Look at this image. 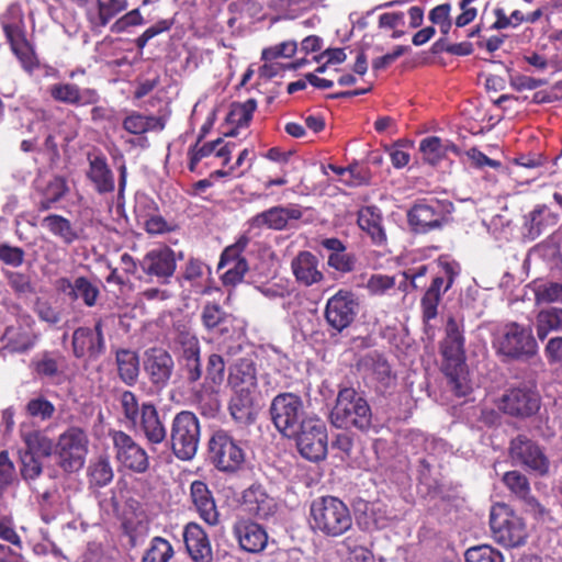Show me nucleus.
<instances>
[{
	"label": "nucleus",
	"mask_w": 562,
	"mask_h": 562,
	"mask_svg": "<svg viewBox=\"0 0 562 562\" xmlns=\"http://www.w3.org/2000/svg\"><path fill=\"white\" fill-rule=\"evenodd\" d=\"M120 404L125 419L133 426L140 417V405L132 391H123L120 395Z\"/></svg>",
	"instance_id": "nucleus-55"
},
{
	"label": "nucleus",
	"mask_w": 562,
	"mask_h": 562,
	"mask_svg": "<svg viewBox=\"0 0 562 562\" xmlns=\"http://www.w3.org/2000/svg\"><path fill=\"white\" fill-rule=\"evenodd\" d=\"M493 539L505 548H517L526 543V524L521 517L501 505L493 507L490 515Z\"/></svg>",
	"instance_id": "nucleus-10"
},
{
	"label": "nucleus",
	"mask_w": 562,
	"mask_h": 562,
	"mask_svg": "<svg viewBox=\"0 0 562 562\" xmlns=\"http://www.w3.org/2000/svg\"><path fill=\"white\" fill-rule=\"evenodd\" d=\"M396 285L395 277L375 273L367 282V290L371 295H383Z\"/></svg>",
	"instance_id": "nucleus-58"
},
{
	"label": "nucleus",
	"mask_w": 562,
	"mask_h": 562,
	"mask_svg": "<svg viewBox=\"0 0 562 562\" xmlns=\"http://www.w3.org/2000/svg\"><path fill=\"white\" fill-rule=\"evenodd\" d=\"M20 473L22 479L31 484L43 472V464L38 457L32 454L30 451H20Z\"/></svg>",
	"instance_id": "nucleus-52"
},
{
	"label": "nucleus",
	"mask_w": 562,
	"mask_h": 562,
	"mask_svg": "<svg viewBox=\"0 0 562 562\" xmlns=\"http://www.w3.org/2000/svg\"><path fill=\"white\" fill-rule=\"evenodd\" d=\"M182 536L187 551L194 562L212 561V548L207 533L198 522H188Z\"/></svg>",
	"instance_id": "nucleus-28"
},
{
	"label": "nucleus",
	"mask_w": 562,
	"mask_h": 562,
	"mask_svg": "<svg viewBox=\"0 0 562 562\" xmlns=\"http://www.w3.org/2000/svg\"><path fill=\"white\" fill-rule=\"evenodd\" d=\"M43 225L55 236L59 237L66 245L72 244L79 238L77 231L70 221L57 214H49L43 220Z\"/></svg>",
	"instance_id": "nucleus-43"
},
{
	"label": "nucleus",
	"mask_w": 562,
	"mask_h": 562,
	"mask_svg": "<svg viewBox=\"0 0 562 562\" xmlns=\"http://www.w3.org/2000/svg\"><path fill=\"white\" fill-rule=\"evenodd\" d=\"M87 177L93 183L95 191L100 194L113 192L115 189L114 175L103 155H98L89 159Z\"/></svg>",
	"instance_id": "nucleus-33"
},
{
	"label": "nucleus",
	"mask_w": 562,
	"mask_h": 562,
	"mask_svg": "<svg viewBox=\"0 0 562 562\" xmlns=\"http://www.w3.org/2000/svg\"><path fill=\"white\" fill-rule=\"evenodd\" d=\"M558 223V216L547 205H538L526 215L525 228L530 239L538 238L541 234L552 228Z\"/></svg>",
	"instance_id": "nucleus-37"
},
{
	"label": "nucleus",
	"mask_w": 562,
	"mask_h": 562,
	"mask_svg": "<svg viewBox=\"0 0 562 562\" xmlns=\"http://www.w3.org/2000/svg\"><path fill=\"white\" fill-rule=\"evenodd\" d=\"M2 340L5 341V350L22 353L35 345L36 336L21 327L9 326L2 335Z\"/></svg>",
	"instance_id": "nucleus-41"
},
{
	"label": "nucleus",
	"mask_w": 562,
	"mask_h": 562,
	"mask_svg": "<svg viewBox=\"0 0 562 562\" xmlns=\"http://www.w3.org/2000/svg\"><path fill=\"white\" fill-rule=\"evenodd\" d=\"M109 436L119 464L137 474H143L149 469L146 450L132 436L122 430H111Z\"/></svg>",
	"instance_id": "nucleus-12"
},
{
	"label": "nucleus",
	"mask_w": 562,
	"mask_h": 562,
	"mask_svg": "<svg viewBox=\"0 0 562 562\" xmlns=\"http://www.w3.org/2000/svg\"><path fill=\"white\" fill-rule=\"evenodd\" d=\"M535 327L540 340H544L551 331H562V308L541 310L536 316Z\"/></svg>",
	"instance_id": "nucleus-42"
},
{
	"label": "nucleus",
	"mask_w": 562,
	"mask_h": 562,
	"mask_svg": "<svg viewBox=\"0 0 562 562\" xmlns=\"http://www.w3.org/2000/svg\"><path fill=\"white\" fill-rule=\"evenodd\" d=\"M419 150L423 155V159L432 166L443 159L449 151L459 154L458 147L453 143L443 140L437 136H429L422 139Z\"/></svg>",
	"instance_id": "nucleus-39"
},
{
	"label": "nucleus",
	"mask_w": 562,
	"mask_h": 562,
	"mask_svg": "<svg viewBox=\"0 0 562 562\" xmlns=\"http://www.w3.org/2000/svg\"><path fill=\"white\" fill-rule=\"evenodd\" d=\"M201 437V426L196 415L190 411H181L172 419L170 429V446L175 456L182 461H189L198 452Z\"/></svg>",
	"instance_id": "nucleus-8"
},
{
	"label": "nucleus",
	"mask_w": 562,
	"mask_h": 562,
	"mask_svg": "<svg viewBox=\"0 0 562 562\" xmlns=\"http://www.w3.org/2000/svg\"><path fill=\"white\" fill-rule=\"evenodd\" d=\"M228 409L232 417L240 424H251L256 414L254 409L257 390L233 389Z\"/></svg>",
	"instance_id": "nucleus-32"
},
{
	"label": "nucleus",
	"mask_w": 562,
	"mask_h": 562,
	"mask_svg": "<svg viewBox=\"0 0 562 562\" xmlns=\"http://www.w3.org/2000/svg\"><path fill=\"white\" fill-rule=\"evenodd\" d=\"M145 23V20L139 9H133L119 18L111 26L113 33H124L130 27L139 26Z\"/></svg>",
	"instance_id": "nucleus-63"
},
{
	"label": "nucleus",
	"mask_w": 562,
	"mask_h": 562,
	"mask_svg": "<svg viewBox=\"0 0 562 562\" xmlns=\"http://www.w3.org/2000/svg\"><path fill=\"white\" fill-rule=\"evenodd\" d=\"M90 483L104 487L110 484L114 477L111 462L106 456H100L95 461L91 462L88 468Z\"/></svg>",
	"instance_id": "nucleus-49"
},
{
	"label": "nucleus",
	"mask_w": 562,
	"mask_h": 562,
	"mask_svg": "<svg viewBox=\"0 0 562 562\" xmlns=\"http://www.w3.org/2000/svg\"><path fill=\"white\" fill-rule=\"evenodd\" d=\"M127 8V0H97L95 10L88 11V20L91 24L104 27L119 13Z\"/></svg>",
	"instance_id": "nucleus-40"
},
{
	"label": "nucleus",
	"mask_w": 562,
	"mask_h": 562,
	"mask_svg": "<svg viewBox=\"0 0 562 562\" xmlns=\"http://www.w3.org/2000/svg\"><path fill=\"white\" fill-rule=\"evenodd\" d=\"M356 262L355 255L348 254L346 250L338 254H329L327 259V265L341 273L351 272L356 267Z\"/></svg>",
	"instance_id": "nucleus-62"
},
{
	"label": "nucleus",
	"mask_w": 562,
	"mask_h": 562,
	"mask_svg": "<svg viewBox=\"0 0 562 562\" xmlns=\"http://www.w3.org/2000/svg\"><path fill=\"white\" fill-rule=\"evenodd\" d=\"M358 311L359 303L356 295L350 291L339 290L328 299L324 315L329 327L341 333L352 324Z\"/></svg>",
	"instance_id": "nucleus-15"
},
{
	"label": "nucleus",
	"mask_w": 562,
	"mask_h": 562,
	"mask_svg": "<svg viewBox=\"0 0 562 562\" xmlns=\"http://www.w3.org/2000/svg\"><path fill=\"white\" fill-rule=\"evenodd\" d=\"M535 300L537 304L562 303V284L544 282L535 286Z\"/></svg>",
	"instance_id": "nucleus-54"
},
{
	"label": "nucleus",
	"mask_w": 562,
	"mask_h": 562,
	"mask_svg": "<svg viewBox=\"0 0 562 562\" xmlns=\"http://www.w3.org/2000/svg\"><path fill=\"white\" fill-rule=\"evenodd\" d=\"M257 108L255 99H248L244 103L234 106L229 114V119L238 126H247L251 121L252 114Z\"/></svg>",
	"instance_id": "nucleus-59"
},
{
	"label": "nucleus",
	"mask_w": 562,
	"mask_h": 562,
	"mask_svg": "<svg viewBox=\"0 0 562 562\" xmlns=\"http://www.w3.org/2000/svg\"><path fill=\"white\" fill-rule=\"evenodd\" d=\"M26 412L30 416L34 418L47 420L52 418V416L54 415L55 406L48 400L40 396L29 401V403L26 404Z\"/></svg>",
	"instance_id": "nucleus-57"
},
{
	"label": "nucleus",
	"mask_w": 562,
	"mask_h": 562,
	"mask_svg": "<svg viewBox=\"0 0 562 562\" xmlns=\"http://www.w3.org/2000/svg\"><path fill=\"white\" fill-rule=\"evenodd\" d=\"M442 274L436 276L430 286L425 292L420 301L423 319L429 322L438 315V305L445 294L453 284L456 277L460 272V268L456 262H442Z\"/></svg>",
	"instance_id": "nucleus-16"
},
{
	"label": "nucleus",
	"mask_w": 562,
	"mask_h": 562,
	"mask_svg": "<svg viewBox=\"0 0 562 562\" xmlns=\"http://www.w3.org/2000/svg\"><path fill=\"white\" fill-rule=\"evenodd\" d=\"M1 24L7 38L24 34V14L19 3H11L7 8L1 16Z\"/></svg>",
	"instance_id": "nucleus-45"
},
{
	"label": "nucleus",
	"mask_w": 562,
	"mask_h": 562,
	"mask_svg": "<svg viewBox=\"0 0 562 562\" xmlns=\"http://www.w3.org/2000/svg\"><path fill=\"white\" fill-rule=\"evenodd\" d=\"M50 97L65 104L85 106L95 104L100 95L97 90L91 88H80L75 83L59 82L49 87Z\"/></svg>",
	"instance_id": "nucleus-26"
},
{
	"label": "nucleus",
	"mask_w": 562,
	"mask_h": 562,
	"mask_svg": "<svg viewBox=\"0 0 562 562\" xmlns=\"http://www.w3.org/2000/svg\"><path fill=\"white\" fill-rule=\"evenodd\" d=\"M329 420L339 429L368 432L373 426V414L362 393L355 387L342 386L338 391Z\"/></svg>",
	"instance_id": "nucleus-2"
},
{
	"label": "nucleus",
	"mask_w": 562,
	"mask_h": 562,
	"mask_svg": "<svg viewBox=\"0 0 562 562\" xmlns=\"http://www.w3.org/2000/svg\"><path fill=\"white\" fill-rule=\"evenodd\" d=\"M75 290L70 297L71 301H82L87 307L97 305L100 297V289L98 283L90 281L87 277L75 278Z\"/></svg>",
	"instance_id": "nucleus-44"
},
{
	"label": "nucleus",
	"mask_w": 562,
	"mask_h": 562,
	"mask_svg": "<svg viewBox=\"0 0 562 562\" xmlns=\"http://www.w3.org/2000/svg\"><path fill=\"white\" fill-rule=\"evenodd\" d=\"M443 357L442 371L448 385L457 396H465L471 386L467 379L464 337L459 324L450 317L446 325V336L440 345Z\"/></svg>",
	"instance_id": "nucleus-1"
},
{
	"label": "nucleus",
	"mask_w": 562,
	"mask_h": 562,
	"mask_svg": "<svg viewBox=\"0 0 562 562\" xmlns=\"http://www.w3.org/2000/svg\"><path fill=\"white\" fill-rule=\"evenodd\" d=\"M302 215L303 212L297 205H279L256 214L248 223L250 228L282 231L286 227L289 220H300Z\"/></svg>",
	"instance_id": "nucleus-24"
},
{
	"label": "nucleus",
	"mask_w": 562,
	"mask_h": 562,
	"mask_svg": "<svg viewBox=\"0 0 562 562\" xmlns=\"http://www.w3.org/2000/svg\"><path fill=\"white\" fill-rule=\"evenodd\" d=\"M72 351L76 358L89 356L92 359L99 358L105 351V339L103 335V321L97 319L94 327H78L72 333Z\"/></svg>",
	"instance_id": "nucleus-19"
},
{
	"label": "nucleus",
	"mask_w": 562,
	"mask_h": 562,
	"mask_svg": "<svg viewBox=\"0 0 562 562\" xmlns=\"http://www.w3.org/2000/svg\"><path fill=\"white\" fill-rule=\"evenodd\" d=\"M8 41L11 45L12 52L20 60L23 69L27 72H32L38 66V63L31 45L25 40V35L23 34L16 37H9Z\"/></svg>",
	"instance_id": "nucleus-47"
},
{
	"label": "nucleus",
	"mask_w": 562,
	"mask_h": 562,
	"mask_svg": "<svg viewBox=\"0 0 562 562\" xmlns=\"http://www.w3.org/2000/svg\"><path fill=\"white\" fill-rule=\"evenodd\" d=\"M291 270L300 285L312 286L324 279L319 260L307 250L300 251L291 261Z\"/></svg>",
	"instance_id": "nucleus-29"
},
{
	"label": "nucleus",
	"mask_w": 562,
	"mask_h": 562,
	"mask_svg": "<svg viewBox=\"0 0 562 562\" xmlns=\"http://www.w3.org/2000/svg\"><path fill=\"white\" fill-rule=\"evenodd\" d=\"M311 527L325 537L337 538L352 528L348 506L338 497L323 496L314 499L310 508Z\"/></svg>",
	"instance_id": "nucleus-3"
},
{
	"label": "nucleus",
	"mask_w": 562,
	"mask_h": 562,
	"mask_svg": "<svg viewBox=\"0 0 562 562\" xmlns=\"http://www.w3.org/2000/svg\"><path fill=\"white\" fill-rule=\"evenodd\" d=\"M176 267L175 251L167 246L149 250L139 260L142 271L149 278H156L162 284L169 283Z\"/></svg>",
	"instance_id": "nucleus-17"
},
{
	"label": "nucleus",
	"mask_w": 562,
	"mask_h": 562,
	"mask_svg": "<svg viewBox=\"0 0 562 562\" xmlns=\"http://www.w3.org/2000/svg\"><path fill=\"white\" fill-rule=\"evenodd\" d=\"M493 347L507 361H527L538 352L531 327L517 322H507L497 328Z\"/></svg>",
	"instance_id": "nucleus-4"
},
{
	"label": "nucleus",
	"mask_w": 562,
	"mask_h": 562,
	"mask_svg": "<svg viewBox=\"0 0 562 562\" xmlns=\"http://www.w3.org/2000/svg\"><path fill=\"white\" fill-rule=\"evenodd\" d=\"M454 211L453 203L447 199L428 198L417 200L407 211L406 217L411 231L427 234L441 229Z\"/></svg>",
	"instance_id": "nucleus-5"
},
{
	"label": "nucleus",
	"mask_w": 562,
	"mask_h": 562,
	"mask_svg": "<svg viewBox=\"0 0 562 562\" xmlns=\"http://www.w3.org/2000/svg\"><path fill=\"white\" fill-rule=\"evenodd\" d=\"M381 210L375 205H368L358 212V225L372 239L373 244L382 245L386 241V234L382 224Z\"/></svg>",
	"instance_id": "nucleus-34"
},
{
	"label": "nucleus",
	"mask_w": 562,
	"mask_h": 562,
	"mask_svg": "<svg viewBox=\"0 0 562 562\" xmlns=\"http://www.w3.org/2000/svg\"><path fill=\"white\" fill-rule=\"evenodd\" d=\"M270 419L276 429L286 438L297 434L299 427L307 420L301 396L284 392L274 396L269 407Z\"/></svg>",
	"instance_id": "nucleus-7"
},
{
	"label": "nucleus",
	"mask_w": 562,
	"mask_h": 562,
	"mask_svg": "<svg viewBox=\"0 0 562 562\" xmlns=\"http://www.w3.org/2000/svg\"><path fill=\"white\" fill-rule=\"evenodd\" d=\"M508 457L513 465L520 467L539 477L550 473V460L546 449L538 441L520 434L514 437L508 446Z\"/></svg>",
	"instance_id": "nucleus-9"
},
{
	"label": "nucleus",
	"mask_w": 562,
	"mask_h": 562,
	"mask_svg": "<svg viewBox=\"0 0 562 562\" xmlns=\"http://www.w3.org/2000/svg\"><path fill=\"white\" fill-rule=\"evenodd\" d=\"M89 452V436L78 426H70L61 432L55 445L54 453L58 467L74 473L83 468Z\"/></svg>",
	"instance_id": "nucleus-6"
},
{
	"label": "nucleus",
	"mask_w": 562,
	"mask_h": 562,
	"mask_svg": "<svg viewBox=\"0 0 562 562\" xmlns=\"http://www.w3.org/2000/svg\"><path fill=\"white\" fill-rule=\"evenodd\" d=\"M68 191L67 183L64 178L55 177L50 180L42 192V199L40 201V210L47 211L56 202H58L66 192Z\"/></svg>",
	"instance_id": "nucleus-51"
},
{
	"label": "nucleus",
	"mask_w": 562,
	"mask_h": 562,
	"mask_svg": "<svg viewBox=\"0 0 562 562\" xmlns=\"http://www.w3.org/2000/svg\"><path fill=\"white\" fill-rule=\"evenodd\" d=\"M122 126L130 134L143 135L147 132H161L166 126V119L133 111L124 117Z\"/></svg>",
	"instance_id": "nucleus-36"
},
{
	"label": "nucleus",
	"mask_w": 562,
	"mask_h": 562,
	"mask_svg": "<svg viewBox=\"0 0 562 562\" xmlns=\"http://www.w3.org/2000/svg\"><path fill=\"white\" fill-rule=\"evenodd\" d=\"M232 531L240 549L246 552L259 553L267 547L268 533L266 529L250 519H237L233 525Z\"/></svg>",
	"instance_id": "nucleus-23"
},
{
	"label": "nucleus",
	"mask_w": 562,
	"mask_h": 562,
	"mask_svg": "<svg viewBox=\"0 0 562 562\" xmlns=\"http://www.w3.org/2000/svg\"><path fill=\"white\" fill-rule=\"evenodd\" d=\"M227 381L232 389L257 390V366L252 356L236 359L229 366Z\"/></svg>",
	"instance_id": "nucleus-30"
},
{
	"label": "nucleus",
	"mask_w": 562,
	"mask_h": 562,
	"mask_svg": "<svg viewBox=\"0 0 562 562\" xmlns=\"http://www.w3.org/2000/svg\"><path fill=\"white\" fill-rule=\"evenodd\" d=\"M133 427L143 434L150 445H159L167 439V429L160 419L157 407L151 402H143L140 417Z\"/></svg>",
	"instance_id": "nucleus-25"
},
{
	"label": "nucleus",
	"mask_w": 562,
	"mask_h": 562,
	"mask_svg": "<svg viewBox=\"0 0 562 562\" xmlns=\"http://www.w3.org/2000/svg\"><path fill=\"white\" fill-rule=\"evenodd\" d=\"M189 498L191 508L206 525L215 527L220 524V512L213 492L201 480L190 484Z\"/></svg>",
	"instance_id": "nucleus-21"
},
{
	"label": "nucleus",
	"mask_w": 562,
	"mask_h": 562,
	"mask_svg": "<svg viewBox=\"0 0 562 562\" xmlns=\"http://www.w3.org/2000/svg\"><path fill=\"white\" fill-rule=\"evenodd\" d=\"M175 368L171 355L162 348H149L145 352L144 369L149 381L158 390L166 387Z\"/></svg>",
	"instance_id": "nucleus-22"
},
{
	"label": "nucleus",
	"mask_w": 562,
	"mask_h": 562,
	"mask_svg": "<svg viewBox=\"0 0 562 562\" xmlns=\"http://www.w3.org/2000/svg\"><path fill=\"white\" fill-rule=\"evenodd\" d=\"M502 482L510 492V495L526 507L527 512L537 517H543L548 514L547 509L532 495L530 482L526 474L519 470L507 471L503 474Z\"/></svg>",
	"instance_id": "nucleus-20"
},
{
	"label": "nucleus",
	"mask_w": 562,
	"mask_h": 562,
	"mask_svg": "<svg viewBox=\"0 0 562 562\" xmlns=\"http://www.w3.org/2000/svg\"><path fill=\"white\" fill-rule=\"evenodd\" d=\"M173 25V19H164L156 24L146 29L136 40L135 45L138 49H143L147 43L155 36L168 32Z\"/></svg>",
	"instance_id": "nucleus-61"
},
{
	"label": "nucleus",
	"mask_w": 562,
	"mask_h": 562,
	"mask_svg": "<svg viewBox=\"0 0 562 562\" xmlns=\"http://www.w3.org/2000/svg\"><path fill=\"white\" fill-rule=\"evenodd\" d=\"M548 162V157L540 151H528L518 154L513 158L512 164L526 168L537 169L544 166Z\"/></svg>",
	"instance_id": "nucleus-64"
},
{
	"label": "nucleus",
	"mask_w": 562,
	"mask_h": 562,
	"mask_svg": "<svg viewBox=\"0 0 562 562\" xmlns=\"http://www.w3.org/2000/svg\"><path fill=\"white\" fill-rule=\"evenodd\" d=\"M292 436L303 458L310 461H319L327 453V429L324 422L317 417H308Z\"/></svg>",
	"instance_id": "nucleus-11"
},
{
	"label": "nucleus",
	"mask_w": 562,
	"mask_h": 562,
	"mask_svg": "<svg viewBox=\"0 0 562 562\" xmlns=\"http://www.w3.org/2000/svg\"><path fill=\"white\" fill-rule=\"evenodd\" d=\"M173 554V548L167 539L154 537L143 555L142 562H169Z\"/></svg>",
	"instance_id": "nucleus-50"
},
{
	"label": "nucleus",
	"mask_w": 562,
	"mask_h": 562,
	"mask_svg": "<svg viewBox=\"0 0 562 562\" xmlns=\"http://www.w3.org/2000/svg\"><path fill=\"white\" fill-rule=\"evenodd\" d=\"M241 247L239 244L227 247L218 263V268L227 267L223 274L224 284H236L240 282L248 270V265L245 258L240 257Z\"/></svg>",
	"instance_id": "nucleus-31"
},
{
	"label": "nucleus",
	"mask_w": 562,
	"mask_h": 562,
	"mask_svg": "<svg viewBox=\"0 0 562 562\" xmlns=\"http://www.w3.org/2000/svg\"><path fill=\"white\" fill-rule=\"evenodd\" d=\"M540 396L529 387H514L506 391L498 404V408L505 414L515 417H529L538 412Z\"/></svg>",
	"instance_id": "nucleus-18"
},
{
	"label": "nucleus",
	"mask_w": 562,
	"mask_h": 562,
	"mask_svg": "<svg viewBox=\"0 0 562 562\" xmlns=\"http://www.w3.org/2000/svg\"><path fill=\"white\" fill-rule=\"evenodd\" d=\"M22 439L25 443V450L32 454L38 453L43 457H49L54 452L55 446L50 438H48L41 430H31L22 434Z\"/></svg>",
	"instance_id": "nucleus-46"
},
{
	"label": "nucleus",
	"mask_w": 562,
	"mask_h": 562,
	"mask_svg": "<svg viewBox=\"0 0 562 562\" xmlns=\"http://www.w3.org/2000/svg\"><path fill=\"white\" fill-rule=\"evenodd\" d=\"M467 562H504L501 551L488 544L472 547L465 552Z\"/></svg>",
	"instance_id": "nucleus-53"
},
{
	"label": "nucleus",
	"mask_w": 562,
	"mask_h": 562,
	"mask_svg": "<svg viewBox=\"0 0 562 562\" xmlns=\"http://www.w3.org/2000/svg\"><path fill=\"white\" fill-rule=\"evenodd\" d=\"M225 378V361L221 355L212 353L207 359L205 382L209 390L195 394V401L205 416H214L220 409L217 390Z\"/></svg>",
	"instance_id": "nucleus-14"
},
{
	"label": "nucleus",
	"mask_w": 562,
	"mask_h": 562,
	"mask_svg": "<svg viewBox=\"0 0 562 562\" xmlns=\"http://www.w3.org/2000/svg\"><path fill=\"white\" fill-rule=\"evenodd\" d=\"M227 317L223 308L215 303H207L201 314L203 325L210 330L224 324Z\"/></svg>",
	"instance_id": "nucleus-56"
},
{
	"label": "nucleus",
	"mask_w": 562,
	"mask_h": 562,
	"mask_svg": "<svg viewBox=\"0 0 562 562\" xmlns=\"http://www.w3.org/2000/svg\"><path fill=\"white\" fill-rule=\"evenodd\" d=\"M297 49L295 41H286L274 46L267 47L262 50L261 58L265 61H271L279 57L290 58Z\"/></svg>",
	"instance_id": "nucleus-60"
},
{
	"label": "nucleus",
	"mask_w": 562,
	"mask_h": 562,
	"mask_svg": "<svg viewBox=\"0 0 562 562\" xmlns=\"http://www.w3.org/2000/svg\"><path fill=\"white\" fill-rule=\"evenodd\" d=\"M222 138H217L216 140L205 143L200 146V139L190 148V162L189 169L193 171L196 165L205 157L214 154L218 158H223L224 165H227L231 159V154L235 147L234 143H226L225 145L218 147L222 144Z\"/></svg>",
	"instance_id": "nucleus-35"
},
{
	"label": "nucleus",
	"mask_w": 562,
	"mask_h": 562,
	"mask_svg": "<svg viewBox=\"0 0 562 562\" xmlns=\"http://www.w3.org/2000/svg\"><path fill=\"white\" fill-rule=\"evenodd\" d=\"M117 373L122 382L133 386L139 375V358L136 351L131 349H117L115 352Z\"/></svg>",
	"instance_id": "nucleus-38"
},
{
	"label": "nucleus",
	"mask_w": 562,
	"mask_h": 562,
	"mask_svg": "<svg viewBox=\"0 0 562 562\" xmlns=\"http://www.w3.org/2000/svg\"><path fill=\"white\" fill-rule=\"evenodd\" d=\"M243 499L247 510L256 518L268 520L274 516L278 504L269 496L261 484H251L243 492Z\"/></svg>",
	"instance_id": "nucleus-27"
},
{
	"label": "nucleus",
	"mask_w": 562,
	"mask_h": 562,
	"mask_svg": "<svg viewBox=\"0 0 562 562\" xmlns=\"http://www.w3.org/2000/svg\"><path fill=\"white\" fill-rule=\"evenodd\" d=\"M210 458L222 472L234 473L245 463V452L227 432L216 431L209 441Z\"/></svg>",
	"instance_id": "nucleus-13"
},
{
	"label": "nucleus",
	"mask_w": 562,
	"mask_h": 562,
	"mask_svg": "<svg viewBox=\"0 0 562 562\" xmlns=\"http://www.w3.org/2000/svg\"><path fill=\"white\" fill-rule=\"evenodd\" d=\"M364 514L371 521V526L375 529L387 527L396 514L387 504L382 501H375L366 505Z\"/></svg>",
	"instance_id": "nucleus-48"
}]
</instances>
